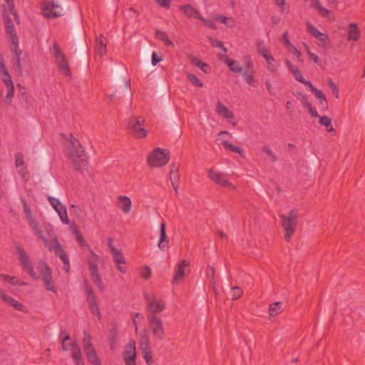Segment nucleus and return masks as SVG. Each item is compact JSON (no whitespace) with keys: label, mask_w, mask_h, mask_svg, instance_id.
Segmentation results:
<instances>
[{"label":"nucleus","mask_w":365,"mask_h":365,"mask_svg":"<svg viewBox=\"0 0 365 365\" xmlns=\"http://www.w3.org/2000/svg\"><path fill=\"white\" fill-rule=\"evenodd\" d=\"M316 98L319 99V103L324 106L327 107V101L325 97V95L322 93L321 90L317 89V88L312 91Z\"/></svg>","instance_id":"47"},{"label":"nucleus","mask_w":365,"mask_h":365,"mask_svg":"<svg viewBox=\"0 0 365 365\" xmlns=\"http://www.w3.org/2000/svg\"><path fill=\"white\" fill-rule=\"evenodd\" d=\"M155 36L160 41H163L167 46H173V43L170 38L167 34L162 31H156Z\"/></svg>","instance_id":"35"},{"label":"nucleus","mask_w":365,"mask_h":365,"mask_svg":"<svg viewBox=\"0 0 365 365\" xmlns=\"http://www.w3.org/2000/svg\"><path fill=\"white\" fill-rule=\"evenodd\" d=\"M143 356L144 359L145 360V362L148 365H152L153 361V355H152V351L150 350H145L142 351Z\"/></svg>","instance_id":"53"},{"label":"nucleus","mask_w":365,"mask_h":365,"mask_svg":"<svg viewBox=\"0 0 365 365\" xmlns=\"http://www.w3.org/2000/svg\"><path fill=\"white\" fill-rule=\"evenodd\" d=\"M91 254L92 255V257L88 261V270L93 271V267L95 269H98L97 266V262L99 258V256L96 255L93 251H91Z\"/></svg>","instance_id":"43"},{"label":"nucleus","mask_w":365,"mask_h":365,"mask_svg":"<svg viewBox=\"0 0 365 365\" xmlns=\"http://www.w3.org/2000/svg\"><path fill=\"white\" fill-rule=\"evenodd\" d=\"M210 43L213 47L221 48L225 53L227 52V49L224 46L222 41L211 38Z\"/></svg>","instance_id":"52"},{"label":"nucleus","mask_w":365,"mask_h":365,"mask_svg":"<svg viewBox=\"0 0 365 365\" xmlns=\"http://www.w3.org/2000/svg\"><path fill=\"white\" fill-rule=\"evenodd\" d=\"M86 297L88 304L97 303L94 292L89 286H86Z\"/></svg>","instance_id":"37"},{"label":"nucleus","mask_w":365,"mask_h":365,"mask_svg":"<svg viewBox=\"0 0 365 365\" xmlns=\"http://www.w3.org/2000/svg\"><path fill=\"white\" fill-rule=\"evenodd\" d=\"M169 161L168 153L161 148H155L148 156V163L151 167H163Z\"/></svg>","instance_id":"9"},{"label":"nucleus","mask_w":365,"mask_h":365,"mask_svg":"<svg viewBox=\"0 0 365 365\" xmlns=\"http://www.w3.org/2000/svg\"><path fill=\"white\" fill-rule=\"evenodd\" d=\"M319 123L323 125L324 126H325L327 128V130L329 131V132H331L332 130H334V128H333V126H332V124H331V119L327 116V115H323L322 117H319Z\"/></svg>","instance_id":"40"},{"label":"nucleus","mask_w":365,"mask_h":365,"mask_svg":"<svg viewBox=\"0 0 365 365\" xmlns=\"http://www.w3.org/2000/svg\"><path fill=\"white\" fill-rule=\"evenodd\" d=\"M71 145V148L68 152V158L72 162L75 170L78 172H82L88 164V157L77 138L72 137Z\"/></svg>","instance_id":"4"},{"label":"nucleus","mask_w":365,"mask_h":365,"mask_svg":"<svg viewBox=\"0 0 365 365\" xmlns=\"http://www.w3.org/2000/svg\"><path fill=\"white\" fill-rule=\"evenodd\" d=\"M328 85L331 90L332 94L336 98H339V89L337 86L334 83L331 78L328 79Z\"/></svg>","instance_id":"58"},{"label":"nucleus","mask_w":365,"mask_h":365,"mask_svg":"<svg viewBox=\"0 0 365 365\" xmlns=\"http://www.w3.org/2000/svg\"><path fill=\"white\" fill-rule=\"evenodd\" d=\"M96 53L100 56L104 55L106 52V44L103 35L96 38Z\"/></svg>","instance_id":"33"},{"label":"nucleus","mask_w":365,"mask_h":365,"mask_svg":"<svg viewBox=\"0 0 365 365\" xmlns=\"http://www.w3.org/2000/svg\"><path fill=\"white\" fill-rule=\"evenodd\" d=\"M145 299L148 309L150 312L149 314L160 313L165 308V302L162 299H157L155 297H150L148 294H145Z\"/></svg>","instance_id":"15"},{"label":"nucleus","mask_w":365,"mask_h":365,"mask_svg":"<svg viewBox=\"0 0 365 365\" xmlns=\"http://www.w3.org/2000/svg\"><path fill=\"white\" fill-rule=\"evenodd\" d=\"M60 338L61 339V348L63 351H67L68 350V348L66 345V341H68L70 339V336L68 335V334L64 331V330H62L60 332Z\"/></svg>","instance_id":"49"},{"label":"nucleus","mask_w":365,"mask_h":365,"mask_svg":"<svg viewBox=\"0 0 365 365\" xmlns=\"http://www.w3.org/2000/svg\"><path fill=\"white\" fill-rule=\"evenodd\" d=\"M71 230L73 233L76 235V240L80 244L81 246L89 247L87 242L84 240L83 235H81V232L77 229L76 225L71 227Z\"/></svg>","instance_id":"39"},{"label":"nucleus","mask_w":365,"mask_h":365,"mask_svg":"<svg viewBox=\"0 0 365 365\" xmlns=\"http://www.w3.org/2000/svg\"><path fill=\"white\" fill-rule=\"evenodd\" d=\"M84 352L90 363L93 365H101V362L98 357L93 346L86 347V349H84Z\"/></svg>","instance_id":"26"},{"label":"nucleus","mask_w":365,"mask_h":365,"mask_svg":"<svg viewBox=\"0 0 365 365\" xmlns=\"http://www.w3.org/2000/svg\"><path fill=\"white\" fill-rule=\"evenodd\" d=\"M11 43L12 45L14 46V48H12V52L14 53V56H21L22 52L21 51L19 48V40H18V36L16 37V41L15 42V41L14 40H11Z\"/></svg>","instance_id":"61"},{"label":"nucleus","mask_w":365,"mask_h":365,"mask_svg":"<svg viewBox=\"0 0 365 365\" xmlns=\"http://www.w3.org/2000/svg\"><path fill=\"white\" fill-rule=\"evenodd\" d=\"M139 347L141 351H145V350L150 349V347L149 346L148 336L145 331H144V334L141 336V341L140 342Z\"/></svg>","instance_id":"48"},{"label":"nucleus","mask_w":365,"mask_h":365,"mask_svg":"<svg viewBox=\"0 0 365 365\" xmlns=\"http://www.w3.org/2000/svg\"><path fill=\"white\" fill-rule=\"evenodd\" d=\"M215 20L220 23L227 25V26L230 28L235 26V20L233 19H230L222 15H217L215 17Z\"/></svg>","instance_id":"38"},{"label":"nucleus","mask_w":365,"mask_h":365,"mask_svg":"<svg viewBox=\"0 0 365 365\" xmlns=\"http://www.w3.org/2000/svg\"><path fill=\"white\" fill-rule=\"evenodd\" d=\"M20 56H14L12 60L13 66H14L15 69L19 72L21 71Z\"/></svg>","instance_id":"62"},{"label":"nucleus","mask_w":365,"mask_h":365,"mask_svg":"<svg viewBox=\"0 0 365 365\" xmlns=\"http://www.w3.org/2000/svg\"><path fill=\"white\" fill-rule=\"evenodd\" d=\"M28 222L37 239L41 241L50 251L53 250L55 255L61 259L63 264V269L68 273L70 269L69 258L61 245L59 243L57 237L54 235L52 225L47 224L44 225V227L48 237L51 238V242L53 244V247L49 245L48 240L43 235V231L38 226V221L34 218L29 220Z\"/></svg>","instance_id":"3"},{"label":"nucleus","mask_w":365,"mask_h":365,"mask_svg":"<svg viewBox=\"0 0 365 365\" xmlns=\"http://www.w3.org/2000/svg\"><path fill=\"white\" fill-rule=\"evenodd\" d=\"M2 300L8 305L13 307L16 310L21 311L24 313H26L28 312L26 307L24 304L7 294L3 296Z\"/></svg>","instance_id":"21"},{"label":"nucleus","mask_w":365,"mask_h":365,"mask_svg":"<svg viewBox=\"0 0 365 365\" xmlns=\"http://www.w3.org/2000/svg\"><path fill=\"white\" fill-rule=\"evenodd\" d=\"M285 64H286L287 68L289 70V71L294 76L296 81H297L300 83L304 82V78H303V76L297 66L292 64V63L288 60L285 61Z\"/></svg>","instance_id":"29"},{"label":"nucleus","mask_w":365,"mask_h":365,"mask_svg":"<svg viewBox=\"0 0 365 365\" xmlns=\"http://www.w3.org/2000/svg\"><path fill=\"white\" fill-rule=\"evenodd\" d=\"M125 365H136L135 342L130 341L125 346L123 354Z\"/></svg>","instance_id":"17"},{"label":"nucleus","mask_w":365,"mask_h":365,"mask_svg":"<svg viewBox=\"0 0 365 365\" xmlns=\"http://www.w3.org/2000/svg\"><path fill=\"white\" fill-rule=\"evenodd\" d=\"M53 56L56 60L58 68L66 76L71 77V72L68 61L65 55L61 52L59 46L57 43H54L53 45Z\"/></svg>","instance_id":"11"},{"label":"nucleus","mask_w":365,"mask_h":365,"mask_svg":"<svg viewBox=\"0 0 365 365\" xmlns=\"http://www.w3.org/2000/svg\"><path fill=\"white\" fill-rule=\"evenodd\" d=\"M262 150L269 157H270L272 162H275L277 160V157L268 145H264Z\"/></svg>","instance_id":"64"},{"label":"nucleus","mask_w":365,"mask_h":365,"mask_svg":"<svg viewBox=\"0 0 365 365\" xmlns=\"http://www.w3.org/2000/svg\"><path fill=\"white\" fill-rule=\"evenodd\" d=\"M145 120L140 116H131L128 119V126L130 133L136 138L147 136L148 130L143 128Z\"/></svg>","instance_id":"7"},{"label":"nucleus","mask_w":365,"mask_h":365,"mask_svg":"<svg viewBox=\"0 0 365 365\" xmlns=\"http://www.w3.org/2000/svg\"><path fill=\"white\" fill-rule=\"evenodd\" d=\"M267 63V68L269 71L274 73L276 71V67L273 64L274 61V58L272 56V55L269 56H267L266 58H264Z\"/></svg>","instance_id":"57"},{"label":"nucleus","mask_w":365,"mask_h":365,"mask_svg":"<svg viewBox=\"0 0 365 365\" xmlns=\"http://www.w3.org/2000/svg\"><path fill=\"white\" fill-rule=\"evenodd\" d=\"M19 173L21 176V178L24 180V182H26L29 181V173L28 169H27V168L26 166L21 167L19 170Z\"/></svg>","instance_id":"56"},{"label":"nucleus","mask_w":365,"mask_h":365,"mask_svg":"<svg viewBox=\"0 0 365 365\" xmlns=\"http://www.w3.org/2000/svg\"><path fill=\"white\" fill-rule=\"evenodd\" d=\"M216 113L228 120L230 123H232V125H236V122L235 120V117L233 113L230 110V109L224 106L220 101H217L216 103Z\"/></svg>","instance_id":"18"},{"label":"nucleus","mask_w":365,"mask_h":365,"mask_svg":"<svg viewBox=\"0 0 365 365\" xmlns=\"http://www.w3.org/2000/svg\"><path fill=\"white\" fill-rule=\"evenodd\" d=\"M38 269L42 276L43 285L46 289L48 291H51L53 293H56V289L53 285L52 270L48 267L47 263L45 262L43 260H40L38 265Z\"/></svg>","instance_id":"8"},{"label":"nucleus","mask_w":365,"mask_h":365,"mask_svg":"<svg viewBox=\"0 0 365 365\" xmlns=\"http://www.w3.org/2000/svg\"><path fill=\"white\" fill-rule=\"evenodd\" d=\"M256 46L258 53L260 56H263L264 58H266L267 56H269L272 55L269 51L266 48V46L264 45L262 42H257Z\"/></svg>","instance_id":"45"},{"label":"nucleus","mask_w":365,"mask_h":365,"mask_svg":"<svg viewBox=\"0 0 365 365\" xmlns=\"http://www.w3.org/2000/svg\"><path fill=\"white\" fill-rule=\"evenodd\" d=\"M15 165L19 168L24 166V161L23 159V155L21 153H16L15 154Z\"/></svg>","instance_id":"60"},{"label":"nucleus","mask_w":365,"mask_h":365,"mask_svg":"<svg viewBox=\"0 0 365 365\" xmlns=\"http://www.w3.org/2000/svg\"><path fill=\"white\" fill-rule=\"evenodd\" d=\"M242 294V290L239 287H233L231 289V297L233 300L239 299Z\"/></svg>","instance_id":"54"},{"label":"nucleus","mask_w":365,"mask_h":365,"mask_svg":"<svg viewBox=\"0 0 365 365\" xmlns=\"http://www.w3.org/2000/svg\"><path fill=\"white\" fill-rule=\"evenodd\" d=\"M207 172L210 180L217 185L225 187H230L233 190L235 189V187L228 181L225 174L215 171L213 169H207Z\"/></svg>","instance_id":"13"},{"label":"nucleus","mask_w":365,"mask_h":365,"mask_svg":"<svg viewBox=\"0 0 365 365\" xmlns=\"http://www.w3.org/2000/svg\"><path fill=\"white\" fill-rule=\"evenodd\" d=\"M180 9L183 11L184 14L190 18H195L197 19H200L204 21L203 17L201 16L200 12L195 9L193 6L190 4H186L180 6Z\"/></svg>","instance_id":"24"},{"label":"nucleus","mask_w":365,"mask_h":365,"mask_svg":"<svg viewBox=\"0 0 365 365\" xmlns=\"http://www.w3.org/2000/svg\"><path fill=\"white\" fill-rule=\"evenodd\" d=\"M88 307L91 312L96 315L98 317V319L100 320L101 319V314L98 303L88 304Z\"/></svg>","instance_id":"51"},{"label":"nucleus","mask_w":365,"mask_h":365,"mask_svg":"<svg viewBox=\"0 0 365 365\" xmlns=\"http://www.w3.org/2000/svg\"><path fill=\"white\" fill-rule=\"evenodd\" d=\"M190 262L186 259H182L177 266L176 272L173 278V283L177 284L180 282L185 274V269L189 267Z\"/></svg>","instance_id":"19"},{"label":"nucleus","mask_w":365,"mask_h":365,"mask_svg":"<svg viewBox=\"0 0 365 365\" xmlns=\"http://www.w3.org/2000/svg\"><path fill=\"white\" fill-rule=\"evenodd\" d=\"M28 222L37 239L41 241L50 251L53 250L55 255L61 259L63 264V269L68 273L70 269L69 258L61 245L59 243L57 237L54 235L52 225L47 224L44 225V227L48 237L51 238V242L53 244V247L49 245L48 240L43 235V231L38 226V221L34 218L29 220Z\"/></svg>","instance_id":"1"},{"label":"nucleus","mask_w":365,"mask_h":365,"mask_svg":"<svg viewBox=\"0 0 365 365\" xmlns=\"http://www.w3.org/2000/svg\"><path fill=\"white\" fill-rule=\"evenodd\" d=\"M298 212L295 210H292L289 213L280 215L282 219V226L285 231L284 240L289 242L292 236L296 231L297 225Z\"/></svg>","instance_id":"5"},{"label":"nucleus","mask_w":365,"mask_h":365,"mask_svg":"<svg viewBox=\"0 0 365 365\" xmlns=\"http://www.w3.org/2000/svg\"><path fill=\"white\" fill-rule=\"evenodd\" d=\"M6 4L8 5V9H9L7 11L10 12L11 16L14 17V20L15 21H16V23L19 24V16L15 10L14 0H6Z\"/></svg>","instance_id":"42"},{"label":"nucleus","mask_w":365,"mask_h":365,"mask_svg":"<svg viewBox=\"0 0 365 365\" xmlns=\"http://www.w3.org/2000/svg\"><path fill=\"white\" fill-rule=\"evenodd\" d=\"M63 8L54 2L45 1L42 5V14L47 19H54L62 15Z\"/></svg>","instance_id":"12"},{"label":"nucleus","mask_w":365,"mask_h":365,"mask_svg":"<svg viewBox=\"0 0 365 365\" xmlns=\"http://www.w3.org/2000/svg\"><path fill=\"white\" fill-rule=\"evenodd\" d=\"M191 63L192 65L200 68L204 73H208V71L206 69L207 68H208V64L202 62V61L198 59L197 57H192Z\"/></svg>","instance_id":"41"},{"label":"nucleus","mask_w":365,"mask_h":365,"mask_svg":"<svg viewBox=\"0 0 365 365\" xmlns=\"http://www.w3.org/2000/svg\"><path fill=\"white\" fill-rule=\"evenodd\" d=\"M282 304L279 302H274L269 305V315L274 317L282 312Z\"/></svg>","instance_id":"36"},{"label":"nucleus","mask_w":365,"mask_h":365,"mask_svg":"<svg viewBox=\"0 0 365 365\" xmlns=\"http://www.w3.org/2000/svg\"><path fill=\"white\" fill-rule=\"evenodd\" d=\"M220 58L223 61V62L227 65L230 69L236 73H242V68L240 66L239 63L235 60L230 59L226 56L220 55Z\"/></svg>","instance_id":"23"},{"label":"nucleus","mask_w":365,"mask_h":365,"mask_svg":"<svg viewBox=\"0 0 365 365\" xmlns=\"http://www.w3.org/2000/svg\"><path fill=\"white\" fill-rule=\"evenodd\" d=\"M222 146L226 150H228L230 151H232V152H234V153H239V154H241L242 153V148H240V147H237V146H235V145H232V143H230L227 140H222Z\"/></svg>","instance_id":"44"},{"label":"nucleus","mask_w":365,"mask_h":365,"mask_svg":"<svg viewBox=\"0 0 365 365\" xmlns=\"http://www.w3.org/2000/svg\"><path fill=\"white\" fill-rule=\"evenodd\" d=\"M73 347L72 350V358L76 365H84L83 360L82 359L81 349L76 342L71 344Z\"/></svg>","instance_id":"28"},{"label":"nucleus","mask_w":365,"mask_h":365,"mask_svg":"<svg viewBox=\"0 0 365 365\" xmlns=\"http://www.w3.org/2000/svg\"><path fill=\"white\" fill-rule=\"evenodd\" d=\"M312 6L318 11V13L323 17H327L330 21L334 20V16L332 13L327 9L326 8H324L319 0H314V4Z\"/></svg>","instance_id":"25"},{"label":"nucleus","mask_w":365,"mask_h":365,"mask_svg":"<svg viewBox=\"0 0 365 365\" xmlns=\"http://www.w3.org/2000/svg\"><path fill=\"white\" fill-rule=\"evenodd\" d=\"M360 36V31L359 30L357 25L354 23H351L349 25V34L347 36V40L350 41H357Z\"/></svg>","instance_id":"30"},{"label":"nucleus","mask_w":365,"mask_h":365,"mask_svg":"<svg viewBox=\"0 0 365 365\" xmlns=\"http://www.w3.org/2000/svg\"><path fill=\"white\" fill-rule=\"evenodd\" d=\"M147 319L153 337L157 340H163L165 338V329L161 319L155 314H148Z\"/></svg>","instance_id":"6"},{"label":"nucleus","mask_w":365,"mask_h":365,"mask_svg":"<svg viewBox=\"0 0 365 365\" xmlns=\"http://www.w3.org/2000/svg\"><path fill=\"white\" fill-rule=\"evenodd\" d=\"M93 282L98 287L101 292L104 291V287L102 283L101 276L98 273V269L93 268V271H89Z\"/></svg>","instance_id":"32"},{"label":"nucleus","mask_w":365,"mask_h":365,"mask_svg":"<svg viewBox=\"0 0 365 365\" xmlns=\"http://www.w3.org/2000/svg\"><path fill=\"white\" fill-rule=\"evenodd\" d=\"M243 78L245 82L250 86H256L255 74L256 72L254 70L242 71Z\"/></svg>","instance_id":"31"},{"label":"nucleus","mask_w":365,"mask_h":365,"mask_svg":"<svg viewBox=\"0 0 365 365\" xmlns=\"http://www.w3.org/2000/svg\"><path fill=\"white\" fill-rule=\"evenodd\" d=\"M165 223L162 222L160 227V239L158 243V247L160 250H163L168 247L169 239L166 235Z\"/></svg>","instance_id":"22"},{"label":"nucleus","mask_w":365,"mask_h":365,"mask_svg":"<svg viewBox=\"0 0 365 365\" xmlns=\"http://www.w3.org/2000/svg\"><path fill=\"white\" fill-rule=\"evenodd\" d=\"M118 207L121 209V210L125 214L129 213L132 205L130 199L127 196L121 195L118 197Z\"/></svg>","instance_id":"27"},{"label":"nucleus","mask_w":365,"mask_h":365,"mask_svg":"<svg viewBox=\"0 0 365 365\" xmlns=\"http://www.w3.org/2000/svg\"><path fill=\"white\" fill-rule=\"evenodd\" d=\"M0 278L3 281L9 282V284H11L12 285H16L17 284V282L18 281L16 280V278L14 277H11L9 275L1 274H0Z\"/></svg>","instance_id":"59"},{"label":"nucleus","mask_w":365,"mask_h":365,"mask_svg":"<svg viewBox=\"0 0 365 365\" xmlns=\"http://www.w3.org/2000/svg\"><path fill=\"white\" fill-rule=\"evenodd\" d=\"M187 80L196 87L201 88L203 86V83L201 82V81L197 77L196 75L193 73H187Z\"/></svg>","instance_id":"46"},{"label":"nucleus","mask_w":365,"mask_h":365,"mask_svg":"<svg viewBox=\"0 0 365 365\" xmlns=\"http://www.w3.org/2000/svg\"><path fill=\"white\" fill-rule=\"evenodd\" d=\"M109 246L110 247V251L112 252L115 263L116 264H125V258L121 252L117 250L115 247L112 246L110 244L109 245ZM117 267L120 272H126V268L125 267L118 265Z\"/></svg>","instance_id":"20"},{"label":"nucleus","mask_w":365,"mask_h":365,"mask_svg":"<svg viewBox=\"0 0 365 365\" xmlns=\"http://www.w3.org/2000/svg\"><path fill=\"white\" fill-rule=\"evenodd\" d=\"M16 252L18 254V259L22 266L23 269L28 273V274L34 279L39 278L38 275L34 272L33 264L30 258L25 250L22 247H16Z\"/></svg>","instance_id":"10"},{"label":"nucleus","mask_w":365,"mask_h":365,"mask_svg":"<svg viewBox=\"0 0 365 365\" xmlns=\"http://www.w3.org/2000/svg\"><path fill=\"white\" fill-rule=\"evenodd\" d=\"M3 19L5 25L6 32L9 35L11 40L16 41L17 34L14 28L13 21L10 17L9 11H7V8L5 5H3Z\"/></svg>","instance_id":"16"},{"label":"nucleus","mask_w":365,"mask_h":365,"mask_svg":"<svg viewBox=\"0 0 365 365\" xmlns=\"http://www.w3.org/2000/svg\"><path fill=\"white\" fill-rule=\"evenodd\" d=\"M48 200L55 210V211L58 213L61 220L63 223L68 225L70 221L68 217L66 207L61 204L58 199L49 196L48 197Z\"/></svg>","instance_id":"14"},{"label":"nucleus","mask_w":365,"mask_h":365,"mask_svg":"<svg viewBox=\"0 0 365 365\" xmlns=\"http://www.w3.org/2000/svg\"><path fill=\"white\" fill-rule=\"evenodd\" d=\"M91 337L90 334L88 332L84 331L83 332V350L86 349V348L88 346H89V347L93 346L91 342Z\"/></svg>","instance_id":"55"},{"label":"nucleus","mask_w":365,"mask_h":365,"mask_svg":"<svg viewBox=\"0 0 365 365\" xmlns=\"http://www.w3.org/2000/svg\"><path fill=\"white\" fill-rule=\"evenodd\" d=\"M179 165L174 163L171 166V169L170 171V182H177L180 178V175L178 174Z\"/></svg>","instance_id":"34"},{"label":"nucleus","mask_w":365,"mask_h":365,"mask_svg":"<svg viewBox=\"0 0 365 365\" xmlns=\"http://www.w3.org/2000/svg\"><path fill=\"white\" fill-rule=\"evenodd\" d=\"M28 222L37 239L41 241L50 251L53 250L55 255L61 259L63 264V269L68 273L70 269L69 258L61 245L59 243L57 237L54 235L52 225L47 224L44 225V227L48 237L51 238V242L53 244V247L49 245L48 240L43 235V231L38 226V221L34 218L29 220Z\"/></svg>","instance_id":"2"},{"label":"nucleus","mask_w":365,"mask_h":365,"mask_svg":"<svg viewBox=\"0 0 365 365\" xmlns=\"http://www.w3.org/2000/svg\"><path fill=\"white\" fill-rule=\"evenodd\" d=\"M288 51L292 53L293 55L296 56L297 59L299 61H301V58H302V53L294 46L292 45V46L289 47L287 48Z\"/></svg>","instance_id":"63"},{"label":"nucleus","mask_w":365,"mask_h":365,"mask_svg":"<svg viewBox=\"0 0 365 365\" xmlns=\"http://www.w3.org/2000/svg\"><path fill=\"white\" fill-rule=\"evenodd\" d=\"M21 202H22L23 207H24V211L26 214V219L28 220V221L31 219H34V217L32 215L31 210L29 205L27 204L26 200L21 198Z\"/></svg>","instance_id":"50"}]
</instances>
